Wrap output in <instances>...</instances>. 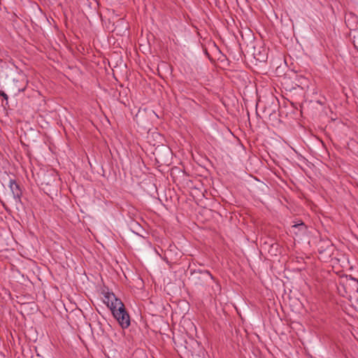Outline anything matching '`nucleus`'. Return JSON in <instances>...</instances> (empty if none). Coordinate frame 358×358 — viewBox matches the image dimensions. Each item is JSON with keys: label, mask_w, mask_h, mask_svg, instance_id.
<instances>
[{"label": "nucleus", "mask_w": 358, "mask_h": 358, "mask_svg": "<svg viewBox=\"0 0 358 358\" xmlns=\"http://www.w3.org/2000/svg\"><path fill=\"white\" fill-rule=\"evenodd\" d=\"M206 273L210 277L212 280H214L213 276L211 275V273L209 271H206Z\"/></svg>", "instance_id": "nucleus-4"}, {"label": "nucleus", "mask_w": 358, "mask_h": 358, "mask_svg": "<svg viewBox=\"0 0 358 358\" xmlns=\"http://www.w3.org/2000/svg\"><path fill=\"white\" fill-rule=\"evenodd\" d=\"M357 292H358V288H357Z\"/></svg>", "instance_id": "nucleus-5"}, {"label": "nucleus", "mask_w": 358, "mask_h": 358, "mask_svg": "<svg viewBox=\"0 0 358 358\" xmlns=\"http://www.w3.org/2000/svg\"><path fill=\"white\" fill-rule=\"evenodd\" d=\"M103 303L112 312L113 317L117 320L119 324L123 329L130 325V317L127 313L124 303L117 298L113 292H105L103 294Z\"/></svg>", "instance_id": "nucleus-1"}, {"label": "nucleus", "mask_w": 358, "mask_h": 358, "mask_svg": "<svg viewBox=\"0 0 358 358\" xmlns=\"http://www.w3.org/2000/svg\"><path fill=\"white\" fill-rule=\"evenodd\" d=\"M0 96H2L6 101H8V95L4 92L0 90Z\"/></svg>", "instance_id": "nucleus-3"}, {"label": "nucleus", "mask_w": 358, "mask_h": 358, "mask_svg": "<svg viewBox=\"0 0 358 358\" xmlns=\"http://www.w3.org/2000/svg\"><path fill=\"white\" fill-rule=\"evenodd\" d=\"M9 187H10V189L13 194V196L15 198L19 199L20 196V194H21V192L19 188V185L15 182V180H10L9 182Z\"/></svg>", "instance_id": "nucleus-2"}]
</instances>
